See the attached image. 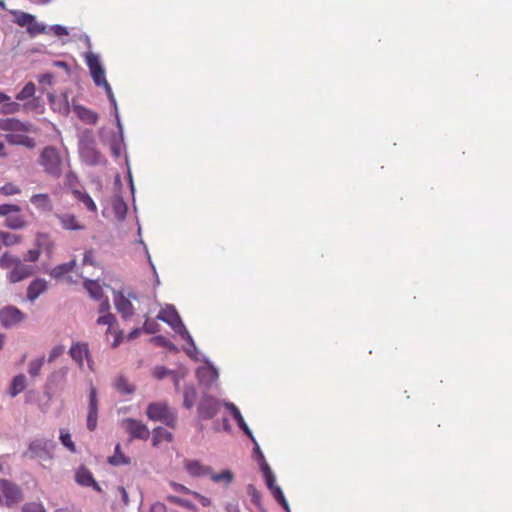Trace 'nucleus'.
I'll return each instance as SVG.
<instances>
[{
	"mask_svg": "<svg viewBox=\"0 0 512 512\" xmlns=\"http://www.w3.org/2000/svg\"><path fill=\"white\" fill-rule=\"evenodd\" d=\"M169 374V371L165 367H155L153 370V375L157 379H163Z\"/></svg>",
	"mask_w": 512,
	"mask_h": 512,
	"instance_id": "nucleus-54",
	"label": "nucleus"
},
{
	"mask_svg": "<svg viewBox=\"0 0 512 512\" xmlns=\"http://www.w3.org/2000/svg\"><path fill=\"white\" fill-rule=\"evenodd\" d=\"M114 304L117 311L124 319L131 317L134 314V308L131 301L122 293H117L114 297Z\"/></svg>",
	"mask_w": 512,
	"mask_h": 512,
	"instance_id": "nucleus-16",
	"label": "nucleus"
},
{
	"mask_svg": "<svg viewBox=\"0 0 512 512\" xmlns=\"http://www.w3.org/2000/svg\"><path fill=\"white\" fill-rule=\"evenodd\" d=\"M258 460L260 462V470L263 475L264 481L268 490L274 496L276 501L280 504L281 507L289 511V504L279 485L275 484V476L272 472L269 465L266 463L264 455L262 454L260 448L258 447Z\"/></svg>",
	"mask_w": 512,
	"mask_h": 512,
	"instance_id": "nucleus-4",
	"label": "nucleus"
},
{
	"mask_svg": "<svg viewBox=\"0 0 512 512\" xmlns=\"http://www.w3.org/2000/svg\"><path fill=\"white\" fill-rule=\"evenodd\" d=\"M20 110V104L17 102H8L2 107V113L13 114Z\"/></svg>",
	"mask_w": 512,
	"mask_h": 512,
	"instance_id": "nucleus-47",
	"label": "nucleus"
},
{
	"mask_svg": "<svg viewBox=\"0 0 512 512\" xmlns=\"http://www.w3.org/2000/svg\"><path fill=\"white\" fill-rule=\"evenodd\" d=\"M26 386V377L23 374L16 375L11 382L9 394L11 397H15L24 391Z\"/></svg>",
	"mask_w": 512,
	"mask_h": 512,
	"instance_id": "nucleus-28",
	"label": "nucleus"
},
{
	"mask_svg": "<svg viewBox=\"0 0 512 512\" xmlns=\"http://www.w3.org/2000/svg\"><path fill=\"white\" fill-rule=\"evenodd\" d=\"M0 193L4 196H12L21 193L19 186L13 183H6L0 187Z\"/></svg>",
	"mask_w": 512,
	"mask_h": 512,
	"instance_id": "nucleus-42",
	"label": "nucleus"
},
{
	"mask_svg": "<svg viewBox=\"0 0 512 512\" xmlns=\"http://www.w3.org/2000/svg\"><path fill=\"white\" fill-rule=\"evenodd\" d=\"M184 467L192 477L208 476L210 467L203 465L197 460H187Z\"/></svg>",
	"mask_w": 512,
	"mask_h": 512,
	"instance_id": "nucleus-19",
	"label": "nucleus"
},
{
	"mask_svg": "<svg viewBox=\"0 0 512 512\" xmlns=\"http://www.w3.org/2000/svg\"><path fill=\"white\" fill-rule=\"evenodd\" d=\"M68 353L79 369L84 368V361L86 360L88 368L93 371V360L87 342L72 343Z\"/></svg>",
	"mask_w": 512,
	"mask_h": 512,
	"instance_id": "nucleus-7",
	"label": "nucleus"
},
{
	"mask_svg": "<svg viewBox=\"0 0 512 512\" xmlns=\"http://www.w3.org/2000/svg\"><path fill=\"white\" fill-rule=\"evenodd\" d=\"M49 30L58 37L69 35L68 29L62 25H52Z\"/></svg>",
	"mask_w": 512,
	"mask_h": 512,
	"instance_id": "nucleus-49",
	"label": "nucleus"
},
{
	"mask_svg": "<svg viewBox=\"0 0 512 512\" xmlns=\"http://www.w3.org/2000/svg\"><path fill=\"white\" fill-rule=\"evenodd\" d=\"M219 408V401L213 397L207 396L200 401L198 413L202 419H211L218 413Z\"/></svg>",
	"mask_w": 512,
	"mask_h": 512,
	"instance_id": "nucleus-13",
	"label": "nucleus"
},
{
	"mask_svg": "<svg viewBox=\"0 0 512 512\" xmlns=\"http://www.w3.org/2000/svg\"><path fill=\"white\" fill-rule=\"evenodd\" d=\"M75 480L81 486L92 487L94 490L101 492V488L95 481L92 473L84 466H80L77 469Z\"/></svg>",
	"mask_w": 512,
	"mask_h": 512,
	"instance_id": "nucleus-14",
	"label": "nucleus"
},
{
	"mask_svg": "<svg viewBox=\"0 0 512 512\" xmlns=\"http://www.w3.org/2000/svg\"><path fill=\"white\" fill-rule=\"evenodd\" d=\"M0 267L3 269L11 268L7 274L10 283L20 282L34 273L32 266L23 263V261L8 252H4L0 257Z\"/></svg>",
	"mask_w": 512,
	"mask_h": 512,
	"instance_id": "nucleus-2",
	"label": "nucleus"
},
{
	"mask_svg": "<svg viewBox=\"0 0 512 512\" xmlns=\"http://www.w3.org/2000/svg\"><path fill=\"white\" fill-rule=\"evenodd\" d=\"M6 156H7L6 147L2 142H0V157H6Z\"/></svg>",
	"mask_w": 512,
	"mask_h": 512,
	"instance_id": "nucleus-64",
	"label": "nucleus"
},
{
	"mask_svg": "<svg viewBox=\"0 0 512 512\" xmlns=\"http://www.w3.org/2000/svg\"><path fill=\"white\" fill-rule=\"evenodd\" d=\"M36 91L35 84L33 82H28L23 89L16 95L17 100H26L31 98Z\"/></svg>",
	"mask_w": 512,
	"mask_h": 512,
	"instance_id": "nucleus-40",
	"label": "nucleus"
},
{
	"mask_svg": "<svg viewBox=\"0 0 512 512\" xmlns=\"http://www.w3.org/2000/svg\"><path fill=\"white\" fill-rule=\"evenodd\" d=\"M23 500L20 487L7 479H0V506L12 507Z\"/></svg>",
	"mask_w": 512,
	"mask_h": 512,
	"instance_id": "nucleus-6",
	"label": "nucleus"
},
{
	"mask_svg": "<svg viewBox=\"0 0 512 512\" xmlns=\"http://www.w3.org/2000/svg\"><path fill=\"white\" fill-rule=\"evenodd\" d=\"M109 309H110L109 300L107 298H105L100 303L99 312L102 314L110 313Z\"/></svg>",
	"mask_w": 512,
	"mask_h": 512,
	"instance_id": "nucleus-58",
	"label": "nucleus"
},
{
	"mask_svg": "<svg viewBox=\"0 0 512 512\" xmlns=\"http://www.w3.org/2000/svg\"><path fill=\"white\" fill-rule=\"evenodd\" d=\"M21 211V207L16 204H0V216L8 217L11 212Z\"/></svg>",
	"mask_w": 512,
	"mask_h": 512,
	"instance_id": "nucleus-44",
	"label": "nucleus"
},
{
	"mask_svg": "<svg viewBox=\"0 0 512 512\" xmlns=\"http://www.w3.org/2000/svg\"><path fill=\"white\" fill-rule=\"evenodd\" d=\"M199 373L203 375H208L212 381H215L218 378V372L213 367L204 368Z\"/></svg>",
	"mask_w": 512,
	"mask_h": 512,
	"instance_id": "nucleus-53",
	"label": "nucleus"
},
{
	"mask_svg": "<svg viewBox=\"0 0 512 512\" xmlns=\"http://www.w3.org/2000/svg\"><path fill=\"white\" fill-rule=\"evenodd\" d=\"M98 421V399L97 391L94 386H91L89 393V406L87 415V428L94 431L97 427Z\"/></svg>",
	"mask_w": 512,
	"mask_h": 512,
	"instance_id": "nucleus-12",
	"label": "nucleus"
},
{
	"mask_svg": "<svg viewBox=\"0 0 512 512\" xmlns=\"http://www.w3.org/2000/svg\"><path fill=\"white\" fill-rule=\"evenodd\" d=\"M116 318L111 313H106L97 319L98 325H108L107 332H110L111 326L115 323Z\"/></svg>",
	"mask_w": 512,
	"mask_h": 512,
	"instance_id": "nucleus-43",
	"label": "nucleus"
},
{
	"mask_svg": "<svg viewBox=\"0 0 512 512\" xmlns=\"http://www.w3.org/2000/svg\"><path fill=\"white\" fill-rule=\"evenodd\" d=\"M74 111L83 122L87 124H96L98 121V114L83 106H75Z\"/></svg>",
	"mask_w": 512,
	"mask_h": 512,
	"instance_id": "nucleus-26",
	"label": "nucleus"
},
{
	"mask_svg": "<svg viewBox=\"0 0 512 512\" xmlns=\"http://www.w3.org/2000/svg\"><path fill=\"white\" fill-rule=\"evenodd\" d=\"M152 340L155 341L157 344L167 345L166 339L162 336H157V337L153 338Z\"/></svg>",
	"mask_w": 512,
	"mask_h": 512,
	"instance_id": "nucleus-63",
	"label": "nucleus"
},
{
	"mask_svg": "<svg viewBox=\"0 0 512 512\" xmlns=\"http://www.w3.org/2000/svg\"><path fill=\"white\" fill-rule=\"evenodd\" d=\"M5 140L10 145L24 146L29 149H33L36 146V142L33 138L25 135L23 132L9 133L5 135Z\"/></svg>",
	"mask_w": 512,
	"mask_h": 512,
	"instance_id": "nucleus-15",
	"label": "nucleus"
},
{
	"mask_svg": "<svg viewBox=\"0 0 512 512\" xmlns=\"http://www.w3.org/2000/svg\"><path fill=\"white\" fill-rule=\"evenodd\" d=\"M101 86L104 87L105 92H106L107 96L109 97L110 101L115 105L116 101H115V97L112 92V88H111L110 84L108 82H105Z\"/></svg>",
	"mask_w": 512,
	"mask_h": 512,
	"instance_id": "nucleus-59",
	"label": "nucleus"
},
{
	"mask_svg": "<svg viewBox=\"0 0 512 512\" xmlns=\"http://www.w3.org/2000/svg\"><path fill=\"white\" fill-rule=\"evenodd\" d=\"M146 416L154 422H162L174 429L177 425V413L167 402H151L146 409Z\"/></svg>",
	"mask_w": 512,
	"mask_h": 512,
	"instance_id": "nucleus-3",
	"label": "nucleus"
},
{
	"mask_svg": "<svg viewBox=\"0 0 512 512\" xmlns=\"http://www.w3.org/2000/svg\"><path fill=\"white\" fill-rule=\"evenodd\" d=\"M25 315L14 306H7L0 310V321L5 328H10L22 322Z\"/></svg>",
	"mask_w": 512,
	"mask_h": 512,
	"instance_id": "nucleus-10",
	"label": "nucleus"
},
{
	"mask_svg": "<svg viewBox=\"0 0 512 512\" xmlns=\"http://www.w3.org/2000/svg\"><path fill=\"white\" fill-rule=\"evenodd\" d=\"M157 318L163 322H166L167 324L174 326L178 322H180V317L177 313V311L173 307H166L162 309Z\"/></svg>",
	"mask_w": 512,
	"mask_h": 512,
	"instance_id": "nucleus-27",
	"label": "nucleus"
},
{
	"mask_svg": "<svg viewBox=\"0 0 512 512\" xmlns=\"http://www.w3.org/2000/svg\"><path fill=\"white\" fill-rule=\"evenodd\" d=\"M173 441V435L171 432L166 430L163 427H156L153 429L152 432V445L157 447L163 442H172Z\"/></svg>",
	"mask_w": 512,
	"mask_h": 512,
	"instance_id": "nucleus-24",
	"label": "nucleus"
},
{
	"mask_svg": "<svg viewBox=\"0 0 512 512\" xmlns=\"http://www.w3.org/2000/svg\"><path fill=\"white\" fill-rule=\"evenodd\" d=\"M12 14L15 17V19H14L15 23L20 27H26V28L33 21V17H34V15L29 14L27 12H22V11H14V12H12Z\"/></svg>",
	"mask_w": 512,
	"mask_h": 512,
	"instance_id": "nucleus-33",
	"label": "nucleus"
},
{
	"mask_svg": "<svg viewBox=\"0 0 512 512\" xmlns=\"http://www.w3.org/2000/svg\"><path fill=\"white\" fill-rule=\"evenodd\" d=\"M61 444L66 447L70 452L75 453L76 452V445L72 440L71 434L68 430L61 429L60 430V436H59Z\"/></svg>",
	"mask_w": 512,
	"mask_h": 512,
	"instance_id": "nucleus-35",
	"label": "nucleus"
},
{
	"mask_svg": "<svg viewBox=\"0 0 512 512\" xmlns=\"http://www.w3.org/2000/svg\"><path fill=\"white\" fill-rule=\"evenodd\" d=\"M168 500L173 502V503H175V504H177V505H180V506H181L182 501H183V499H181V498H179L177 496H169Z\"/></svg>",
	"mask_w": 512,
	"mask_h": 512,
	"instance_id": "nucleus-62",
	"label": "nucleus"
},
{
	"mask_svg": "<svg viewBox=\"0 0 512 512\" xmlns=\"http://www.w3.org/2000/svg\"><path fill=\"white\" fill-rule=\"evenodd\" d=\"M91 76L94 80V83L97 85V86H101L102 84H104L105 82H107L106 78H105V71H104V68L102 67L101 69H98V70H95L91 73Z\"/></svg>",
	"mask_w": 512,
	"mask_h": 512,
	"instance_id": "nucleus-46",
	"label": "nucleus"
},
{
	"mask_svg": "<svg viewBox=\"0 0 512 512\" xmlns=\"http://www.w3.org/2000/svg\"><path fill=\"white\" fill-rule=\"evenodd\" d=\"M183 394H184L183 395L184 396L183 405L185 408L190 409L191 407H193L194 402H195L196 390L192 386H187V387H185Z\"/></svg>",
	"mask_w": 512,
	"mask_h": 512,
	"instance_id": "nucleus-39",
	"label": "nucleus"
},
{
	"mask_svg": "<svg viewBox=\"0 0 512 512\" xmlns=\"http://www.w3.org/2000/svg\"><path fill=\"white\" fill-rule=\"evenodd\" d=\"M121 427L129 434L130 439L147 440L150 431L145 423L134 418H125L120 422Z\"/></svg>",
	"mask_w": 512,
	"mask_h": 512,
	"instance_id": "nucleus-9",
	"label": "nucleus"
},
{
	"mask_svg": "<svg viewBox=\"0 0 512 512\" xmlns=\"http://www.w3.org/2000/svg\"><path fill=\"white\" fill-rule=\"evenodd\" d=\"M172 487L178 491V492H182V493H185V494H192V490H190L189 488L185 487L184 485L182 484H179V483H171Z\"/></svg>",
	"mask_w": 512,
	"mask_h": 512,
	"instance_id": "nucleus-57",
	"label": "nucleus"
},
{
	"mask_svg": "<svg viewBox=\"0 0 512 512\" xmlns=\"http://www.w3.org/2000/svg\"><path fill=\"white\" fill-rule=\"evenodd\" d=\"M84 287L88 291L89 295L95 300H101L103 297V289L97 281L86 280Z\"/></svg>",
	"mask_w": 512,
	"mask_h": 512,
	"instance_id": "nucleus-29",
	"label": "nucleus"
},
{
	"mask_svg": "<svg viewBox=\"0 0 512 512\" xmlns=\"http://www.w3.org/2000/svg\"><path fill=\"white\" fill-rule=\"evenodd\" d=\"M140 333H141V329H139V328H135L134 330H132V331L128 334L127 339H128V340L135 339V338H137V337L140 335Z\"/></svg>",
	"mask_w": 512,
	"mask_h": 512,
	"instance_id": "nucleus-60",
	"label": "nucleus"
},
{
	"mask_svg": "<svg viewBox=\"0 0 512 512\" xmlns=\"http://www.w3.org/2000/svg\"><path fill=\"white\" fill-rule=\"evenodd\" d=\"M166 510H167V508H166L165 504H163L161 502H156V503L152 504L149 512H166Z\"/></svg>",
	"mask_w": 512,
	"mask_h": 512,
	"instance_id": "nucleus-56",
	"label": "nucleus"
},
{
	"mask_svg": "<svg viewBox=\"0 0 512 512\" xmlns=\"http://www.w3.org/2000/svg\"><path fill=\"white\" fill-rule=\"evenodd\" d=\"M0 240L4 246L9 247L21 243L22 236L11 232L0 231Z\"/></svg>",
	"mask_w": 512,
	"mask_h": 512,
	"instance_id": "nucleus-31",
	"label": "nucleus"
},
{
	"mask_svg": "<svg viewBox=\"0 0 512 512\" xmlns=\"http://www.w3.org/2000/svg\"><path fill=\"white\" fill-rule=\"evenodd\" d=\"M64 351L65 347L63 345H56L55 347H53L49 353L48 362H54L56 359L63 355Z\"/></svg>",
	"mask_w": 512,
	"mask_h": 512,
	"instance_id": "nucleus-45",
	"label": "nucleus"
},
{
	"mask_svg": "<svg viewBox=\"0 0 512 512\" xmlns=\"http://www.w3.org/2000/svg\"><path fill=\"white\" fill-rule=\"evenodd\" d=\"M44 361H45L44 357H39V358L33 359L29 363L28 373L31 377L35 378L40 375L41 369L44 365Z\"/></svg>",
	"mask_w": 512,
	"mask_h": 512,
	"instance_id": "nucleus-37",
	"label": "nucleus"
},
{
	"mask_svg": "<svg viewBox=\"0 0 512 512\" xmlns=\"http://www.w3.org/2000/svg\"><path fill=\"white\" fill-rule=\"evenodd\" d=\"M143 330L148 334H154L158 331V324L156 322H149L148 319H146Z\"/></svg>",
	"mask_w": 512,
	"mask_h": 512,
	"instance_id": "nucleus-51",
	"label": "nucleus"
},
{
	"mask_svg": "<svg viewBox=\"0 0 512 512\" xmlns=\"http://www.w3.org/2000/svg\"><path fill=\"white\" fill-rule=\"evenodd\" d=\"M27 224L28 222L22 214V210L18 212H11L5 220V226L13 230L24 229Z\"/></svg>",
	"mask_w": 512,
	"mask_h": 512,
	"instance_id": "nucleus-21",
	"label": "nucleus"
},
{
	"mask_svg": "<svg viewBox=\"0 0 512 512\" xmlns=\"http://www.w3.org/2000/svg\"><path fill=\"white\" fill-rule=\"evenodd\" d=\"M27 33L31 37H35L39 34L47 33V27L45 24L39 23L36 21L35 16L33 17V21L27 26Z\"/></svg>",
	"mask_w": 512,
	"mask_h": 512,
	"instance_id": "nucleus-34",
	"label": "nucleus"
},
{
	"mask_svg": "<svg viewBox=\"0 0 512 512\" xmlns=\"http://www.w3.org/2000/svg\"><path fill=\"white\" fill-rule=\"evenodd\" d=\"M86 64L90 70V73H92L95 70L101 69L102 65L100 63V60L97 55L93 53H89L86 56Z\"/></svg>",
	"mask_w": 512,
	"mask_h": 512,
	"instance_id": "nucleus-41",
	"label": "nucleus"
},
{
	"mask_svg": "<svg viewBox=\"0 0 512 512\" xmlns=\"http://www.w3.org/2000/svg\"><path fill=\"white\" fill-rule=\"evenodd\" d=\"M73 194L77 198V200H79L86 206V208L89 211H91V212L97 211V206H96L95 202L87 193L81 192L79 190H75L73 192Z\"/></svg>",
	"mask_w": 512,
	"mask_h": 512,
	"instance_id": "nucleus-32",
	"label": "nucleus"
},
{
	"mask_svg": "<svg viewBox=\"0 0 512 512\" xmlns=\"http://www.w3.org/2000/svg\"><path fill=\"white\" fill-rule=\"evenodd\" d=\"M0 130L15 132H34V126L29 122H22L16 118H0Z\"/></svg>",
	"mask_w": 512,
	"mask_h": 512,
	"instance_id": "nucleus-11",
	"label": "nucleus"
},
{
	"mask_svg": "<svg viewBox=\"0 0 512 512\" xmlns=\"http://www.w3.org/2000/svg\"><path fill=\"white\" fill-rule=\"evenodd\" d=\"M208 476L213 482L222 484L224 487H228L234 479L232 471L228 469L215 473L210 468V474H208Z\"/></svg>",
	"mask_w": 512,
	"mask_h": 512,
	"instance_id": "nucleus-25",
	"label": "nucleus"
},
{
	"mask_svg": "<svg viewBox=\"0 0 512 512\" xmlns=\"http://www.w3.org/2000/svg\"><path fill=\"white\" fill-rule=\"evenodd\" d=\"M225 407L227 408V410L230 412L231 416L233 417V419L237 422V425L239 426V428L246 434L250 437V439L256 443V440L254 439V436L252 434V431L249 429V427L247 426L246 422L244 421L239 409L237 408L236 405H234L233 403H225L224 404Z\"/></svg>",
	"mask_w": 512,
	"mask_h": 512,
	"instance_id": "nucleus-17",
	"label": "nucleus"
},
{
	"mask_svg": "<svg viewBox=\"0 0 512 512\" xmlns=\"http://www.w3.org/2000/svg\"><path fill=\"white\" fill-rule=\"evenodd\" d=\"M30 202L40 211L50 212L53 209L52 201L48 194L38 193L30 198Z\"/></svg>",
	"mask_w": 512,
	"mask_h": 512,
	"instance_id": "nucleus-20",
	"label": "nucleus"
},
{
	"mask_svg": "<svg viewBox=\"0 0 512 512\" xmlns=\"http://www.w3.org/2000/svg\"><path fill=\"white\" fill-rule=\"evenodd\" d=\"M117 492L119 493L123 504L127 506L129 504V496L126 489L123 486H118Z\"/></svg>",
	"mask_w": 512,
	"mask_h": 512,
	"instance_id": "nucleus-55",
	"label": "nucleus"
},
{
	"mask_svg": "<svg viewBox=\"0 0 512 512\" xmlns=\"http://www.w3.org/2000/svg\"><path fill=\"white\" fill-rule=\"evenodd\" d=\"M57 219L61 223V226L65 230H83L84 225L80 224L77 217L73 214H58Z\"/></svg>",
	"mask_w": 512,
	"mask_h": 512,
	"instance_id": "nucleus-23",
	"label": "nucleus"
},
{
	"mask_svg": "<svg viewBox=\"0 0 512 512\" xmlns=\"http://www.w3.org/2000/svg\"><path fill=\"white\" fill-rule=\"evenodd\" d=\"M55 446V442L50 439L37 438L29 444L24 455L31 459H38L41 462L51 461Z\"/></svg>",
	"mask_w": 512,
	"mask_h": 512,
	"instance_id": "nucleus-5",
	"label": "nucleus"
},
{
	"mask_svg": "<svg viewBox=\"0 0 512 512\" xmlns=\"http://www.w3.org/2000/svg\"><path fill=\"white\" fill-rule=\"evenodd\" d=\"M108 463L114 466L127 465L130 459L121 452V445L118 443L115 447V454L108 458Z\"/></svg>",
	"mask_w": 512,
	"mask_h": 512,
	"instance_id": "nucleus-30",
	"label": "nucleus"
},
{
	"mask_svg": "<svg viewBox=\"0 0 512 512\" xmlns=\"http://www.w3.org/2000/svg\"><path fill=\"white\" fill-rule=\"evenodd\" d=\"M181 506L190 510H196V506L192 502L185 499H183Z\"/></svg>",
	"mask_w": 512,
	"mask_h": 512,
	"instance_id": "nucleus-61",
	"label": "nucleus"
},
{
	"mask_svg": "<svg viewBox=\"0 0 512 512\" xmlns=\"http://www.w3.org/2000/svg\"><path fill=\"white\" fill-rule=\"evenodd\" d=\"M38 164L44 173L52 178L58 179L63 173L64 162L60 151L54 146H45L41 150Z\"/></svg>",
	"mask_w": 512,
	"mask_h": 512,
	"instance_id": "nucleus-1",
	"label": "nucleus"
},
{
	"mask_svg": "<svg viewBox=\"0 0 512 512\" xmlns=\"http://www.w3.org/2000/svg\"><path fill=\"white\" fill-rule=\"evenodd\" d=\"M115 388L124 394H131L134 392V387L128 382L125 377H118L115 381Z\"/></svg>",
	"mask_w": 512,
	"mask_h": 512,
	"instance_id": "nucleus-38",
	"label": "nucleus"
},
{
	"mask_svg": "<svg viewBox=\"0 0 512 512\" xmlns=\"http://www.w3.org/2000/svg\"><path fill=\"white\" fill-rule=\"evenodd\" d=\"M46 290L47 282L44 279H35L29 284L27 288V298L30 301H34Z\"/></svg>",
	"mask_w": 512,
	"mask_h": 512,
	"instance_id": "nucleus-22",
	"label": "nucleus"
},
{
	"mask_svg": "<svg viewBox=\"0 0 512 512\" xmlns=\"http://www.w3.org/2000/svg\"><path fill=\"white\" fill-rule=\"evenodd\" d=\"M74 265H75L74 261L58 265V266H56V267H54L52 269L50 274L54 278H60L63 275H65V274L69 273L70 271H72Z\"/></svg>",
	"mask_w": 512,
	"mask_h": 512,
	"instance_id": "nucleus-36",
	"label": "nucleus"
},
{
	"mask_svg": "<svg viewBox=\"0 0 512 512\" xmlns=\"http://www.w3.org/2000/svg\"><path fill=\"white\" fill-rule=\"evenodd\" d=\"M39 257H40L39 249H30L25 254L24 261H27V262H37L39 260Z\"/></svg>",
	"mask_w": 512,
	"mask_h": 512,
	"instance_id": "nucleus-48",
	"label": "nucleus"
},
{
	"mask_svg": "<svg viewBox=\"0 0 512 512\" xmlns=\"http://www.w3.org/2000/svg\"><path fill=\"white\" fill-rule=\"evenodd\" d=\"M191 495L195 497L203 507H209L211 505V500L208 497L195 491H193Z\"/></svg>",
	"mask_w": 512,
	"mask_h": 512,
	"instance_id": "nucleus-52",
	"label": "nucleus"
},
{
	"mask_svg": "<svg viewBox=\"0 0 512 512\" xmlns=\"http://www.w3.org/2000/svg\"><path fill=\"white\" fill-rule=\"evenodd\" d=\"M22 512H45V510L37 503H27L22 507Z\"/></svg>",
	"mask_w": 512,
	"mask_h": 512,
	"instance_id": "nucleus-50",
	"label": "nucleus"
},
{
	"mask_svg": "<svg viewBox=\"0 0 512 512\" xmlns=\"http://www.w3.org/2000/svg\"><path fill=\"white\" fill-rule=\"evenodd\" d=\"M67 374L68 367L65 366L53 371L47 378L46 387L48 389H53L63 386L66 382Z\"/></svg>",
	"mask_w": 512,
	"mask_h": 512,
	"instance_id": "nucleus-18",
	"label": "nucleus"
},
{
	"mask_svg": "<svg viewBox=\"0 0 512 512\" xmlns=\"http://www.w3.org/2000/svg\"><path fill=\"white\" fill-rule=\"evenodd\" d=\"M79 153L81 159L88 165H97L103 161V156L96 149L95 141L92 138H85L80 141Z\"/></svg>",
	"mask_w": 512,
	"mask_h": 512,
	"instance_id": "nucleus-8",
	"label": "nucleus"
}]
</instances>
